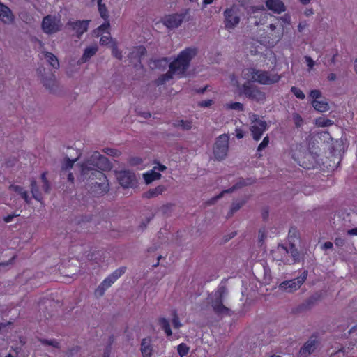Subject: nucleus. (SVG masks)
I'll return each mask as SVG.
<instances>
[{
  "label": "nucleus",
  "mask_w": 357,
  "mask_h": 357,
  "mask_svg": "<svg viewBox=\"0 0 357 357\" xmlns=\"http://www.w3.org/2000/svg\"><path fill=\"white\" fill-rule=\"evenodd\" d=\"M111 168L112 165L107 158L95 151L79 165V179L92 181L93 190L96 193H105L109 190V183L103 172Z\"/></svg>",
  "instance_id": "f257e3e1"
},
{
  "label": "nucleus",
  "mask_w": 357,
  "mask_h": 357,
  "mask_svg": "<svg viewBox=\"0 0 357 357\" xmlns=\"http://www.w3.org/2000/svg\"><path fill=\"white\" fill-rule=\"evenodd\" d=\"M196 50L193 48H186L182 51L169 64L166 58H162L154 61V66L156 68L160 66L166 67L169 66V70L167 73L162 75L156 81L158 85L165 84L173 78L174 75H182L188 69L192 59L196 55Z\"/></svg>",
  "instance_id": "f03ea898"
},
{
  "label": "nucleus",
  "mask_w": 357,
  "mask_h": 357,
  "mask_svg": "<svg viewBox=\"0 0 357 357\" xmlns=\"http://www.w3.org/2000/svg\"><path fill=\"white\" fill-rule=\"evenodd\" d=\"M241 77L246 82H256L261 85H271L278 83L281 75L278 73L255 68H246L242 70Z\"/></svg>",
  "instance_id": "7ed1b4c3"
},
{
  "label": "nucleus",
  "mask_w": 357,
  "mask_h": 357,
  "mask_svg": "<svg viewBox=\"0 0 357 357\" xmlns=\"http://www.w3.org/2000/svg\"><path fill=\"white\" fill-rule=\"evenodd\" d=\"M229 291L222 285L211 292L208 297V303L211 305L215 314L218 315H230L231 310L228 306L227 298Z\"/></svg>",
  "instance_id": "20e7f679"
},
{
  "label": "nucleus",
  "mask_w": 357,
  "mask_h": 357,
  "mask_svg": "<svg viewBox=\"0 0 357 357\" xmlns=\"http://www.w3.org/2000/svg\"><path fill=\"white\" fill-rule=\"evenodd\" d=\"M224 24L226 29L231 31L234 29L241 21L240 9L238 6L233 5L227 8L224 13Z\"/></svg>",
  "instance_id": "39448f33"
},
{
  "label": "nucleus",
  "mask_w": 357,
  "mask_h": 357,
  "mask_svg": "<svg viewBox=\"0 0 357 357\" xmlns=\"http://www.w3.org/2000/svg\"><path fill=\"white\" fill-rule=\"evenodd\" d=\"M241 90L243 94L252 100L258 102H264L266 100V93L248 82L241 86Z\"/></svg>",
  "instance_id": "423d86ee"
},
{
  "label": "nucleus",
  "mask_w": 357,
  "mask_h": 357,
  "mask_svg": "<svg viewBox=\"0 0 357 357\" xmlns=\"http://www.w3.org/2000/svg\"><path fill=\"white\" fill-rule=\"evenodd\" d=\"M229 136L224 134L220 135L217 139L213 147V154L216 160H224L228 152Z\"/></svg>",
  "instance_id": "0eeeda50"
},
{
  "label": "nucleus",
  "mask_w": 357,
  "mask_h": 357,
  "mask_svg": "<svg viewBox=\"0 0 357 357\" xmlns=\"http://www.w3.org/2000/svg\"><path fill=\"white\" fill-rule=\"evenodd\" d=\"M267 29L266 42L269 45L273 46L282 38L284 35V26L282 24L278 26L272 23L267 26Z\"/></svg>",
  "instance_id": "6e6552de"
},
{
  "label": "nucleus",
  "mask_w": 357,
  "mask_h": 357,
  "mask_svg": "<svg viewBox=\"0 0 357 357\" xmlns=\"http://www.w3.org/2000/svg\"><path fill=\"white\" fill-rule=\"evenodd\" d=\"M307 277V271H304L303 273L296 278L290 280H286L282 282L280 286V289L287 291L288 293L294 292L298 289L304 283Z\"/></svg>",
  "instance_id": "1a4fd4ad"
},
{
  "label": "nucleus",
  "mask_w": 357,
  "mask_h": 357,
  "mask_svg": "<svg viewBox=\"0 0 357 357\" xmlns=\"http://www.w3.org/2000/svg\"><path fill=\"white\" fill-rule=\"evenodd\" d=\"M188 14V10H186L182 13L168 15L163 17L162 22L168 29H175L181 25Z\"/></svg>",
  "instance_id": "9d476101"
},
{
  "label": "nucleus",
  "mask_w": 357,
  "mask_h": 357,
  "mask_svg": "<svg viewBox=\"0 0 357 357\" xmlns=\"http://www.w3.org/2000/svg\"><path fill=\"white\" fill-rule=\"evenodd\" d=\"M61 28V23L60 19L47 15L45 17L42 22V29L46 33L51 34L59 31Z\"/></svg>",
  "instance_id": "9b49d317"
},
{
  "label": "nucleus",
  "mask_w": 357,
  "mask_h": 357,
  "mask_svg": "<svg viewBox=\"0 0 357 357\" xmlns=\"http://www.w3.org/2000/svg\"><path fill=\"white\" fill-rule=\"evenodd\" d=\"M116 177L120 185L123 188H132L137 183L135 173L129 170L116 172Z\"/></svg>",
  "instance_id": "f8f14e48"
},
{
  "label": "nucleus",
  "mask_w": 357,
  "mask_h": 357,
  "mask_svg": "<svg viewBox=\"0 0 357 357\" xmlns=\"http://www.w3.org/2000/svg\"><path fill=\"white\" fill-rule=\"evenodd\" d=\"M319 345V341L316 336H311L300 349L298 357H307L314 352Z\"/></svg>",
  "instance_id": "ddd939ff"
},
{
  "label": "nucleus",
  "mask_w": 357,
  "mask_h": 357,
  "mask_svg": "<svg viewBox=\"0 0 357 357\" xmlns=\"http://www.w3.org/2000/svg\"><path fill=\"white\" fill-rule=\"evenodd\" d=\"M268 128L267 123L261 119L252 120L250 126V131L253 139L258 141L261 137L264 131Z\"/></svg>",
  "instance_id": "4468645a"
},
{
  "label": "nucleus",
  "mask_w": 357,
  "mask_h": 357,
  "mask_svg": "<svg viewBox=\"0 0 357 357\" xmlns=\"http://www.w3.org/2000/svg\"><path fill=\"white\" fill-rule=\"evenodd\" d=\"M89 23V20L70 21L67 26L75 31L77 38H80L82 35L87 31Z\"/></svg>",
  "instance_id": "2eb2a0df"
},
{
  "label": "nucleus",
  "mask_w": 357,
  "mask_h": 357,
  "mask_svg": "<svg viewBox=\"0 0 357 357\" xmlns=\"http://www.w3.org/2000/svg\"><path fill=\"white\" fill-rule=\"evenodd\" d=\"M252 183H253V181L251 178H248L247 180L241 178L233 187H231L227 190H223L220 194H219L218 195L212 198L210 200V203L214 204L218 199L222 197V196L225 193H231V192H234L236 189H239L243 186L250 185Z\"/></svg>",
  "instance_id": "dca6fc26"
},
{
  "label": "nucleus",
  "mask_w": 357,
  "mask_h": 357,
  "mask_svg": "<svg viewBox=\"0 0 357 357\" xmlns=\"http://www.w3.org/2000/svg\"><path fill=\"white\" fill-rule=\"evenodd\" d=\"M273 257L284 263H290L289 258V246L283 245H278V247L273 251Z\"/></svg>",
  "instance_id": "f3484780"
},
{
  "label": "nucleus",
  "mask_w": 357,
  "mask_h": 357,
  "mask_svg": "<svg viewBox=\"0 0 357 357\" xmlns=\"http://www.w3.org/2000/svg\"><path fill=\"white\" fill-rule=\"evenodd\" d=\"M0 21L5 24H11L14 22V15L11 10L0 2Z\"/></svg>",
  "instance_id": "a211bd4d"
},
{
  "label": "nucleus",
  "mask_w": 357,
  "mask_h": 357,
  "mask_svg": "<svg viewBox=\"0 0 357 357\" xmlns=\"http://www.w3.org/2000/svg\"><path fill=\"white\" fill-rule=\"evenodd\" d=\"M125 267H121L115 270L102 282L103 285L109 288L125 273Z\"/></svg>",
  "instance_id": "6ab92c4d"
},
{
  "label": "nucleus",
  "mask_w": 357,
  "mask_h": 357,
  "mask_svg": "<svg viewBox=\"0 0 357 357\" xmlns=\"http://www.w3.org/2000/svg\"><path fill=\"white\" fill-rule=\"evenodd\" d=\"M266 5L269 10L275 13L280 14L286 10L284 3L280 0H266Z\"/></svg>",
  "instance_id": "aec40b11"
},
{
  "label": "nucleus",
  "mask_w": 357,
  "mask_h": 357,
  "mask_svg": "<svg viewBox=\"0 0 357 357\" xmlns=\"http://www.w3.org/2000/svg\"><path fill=\"white\" fill-rule=\"evenodd\" d=\"M140 351L143 357H151L153 354L152 340L151 337L142 339Z\"/></svg>",
  "instance_id": "412c9836"
},
{
  "label": "nucleus",
  "mask_w": 357,
  "mask_h": 357,
  "mask_svg": "<svg viewBox=\"0 0 357 357\" xmlns=\"http://www.w3.org/2000/svg\"><path fill=\"white\" fill-rule=\"evenodd\" d=\"M98 51L97 45H93L85 48L84 53L79 60V63H84L88 61L92 56H93Z\"/></svg>",
  "instance_id": "4be33fe9"
},
{
  "label": "nucleus",
  "mask_w": 357,
  "mask_h": 357,
  "mask_svg": "<svg viewBox=\"0 0 357 357\" xmlns=\"http://www.w3.org/2000/svg\"><path fill=\"white\" fill-rule=\"evenodd\" d=\"M9 189L20 195L26 204H31V199L29 196L28 192L23 187L20 185H10Z\"/></svg>",
  "instance_id": "5701e85b"
},
{
  "label": "nucleus",
  "mask_w": 357,
  "mask_h": 357,
  "mask_svg": "<svg viewBox=\"0 0 357 357\" xmlns=\"http://www.w3.org/2000/svg\"><path fill=\"white\" fill-rule=\"evenodd\" d=\"M44 59L54 69L59 68V62L57 57L51 52L43 51L42 52Z\"/></svg>",
  "instance_id": "b1692460"
},
{
  "label": "nucleus",
  "mask_w": 357,
  "mask_h": 357,
  "mask_svg": "<svg viewBox=\"0 0 357 357\" xmlns=\"http://www.w3.org/2000/svg\"><path fill=\"white\" fill-rule=\"evenodd\" d=\"M143 177L146 184H149L153 181L158 180L161 177V174L156 172L154 169L147 172L143 174Z\"/></svg>",
  "instance_id": "393cba45"
},
{
  "label": "nucleus",
  "mask_w": 357,
  "mask_h": 357,
  "mask_svg": "<svg viewBox=\"0 0 357 357\" xmlns=\"http://www.w3.org/2000/svg\"><path fill=\"white\" fill-rule=\"evenodd\" d=\"M44 86L52 93H56L58 90V84L54 77L45 78L43 79Z\"/></svg>",
  "instance_id": "a878e982"
},
{
  "label": "nucleus",
  "mask_w": 357,
  "mask_h": 357,
  "mask_svg": "<svg viewBox=\"0 0 357 357\" xmlns=\"http://www.w3.org/2000/svg\"><path fill=\"white\" fill-rule=\"evenodd\" d=\"M30 190H31V192L32 194V197L36 201L41 202L43 197H42L41 193L39 191L38 187L37 185V183H36V180H34V179L31 180Z\"/></svg>",
  "instance_id": "bb28decb"
},
{
  "label": "nucleus",
  "mask_w": 357,
  "mask_h": 357,
  "mask_svg": "<svg viewBox=\"0 0 357 357\" xmlns=\"http://www.w3.org/2000/svg\"><path fill=\"white\" fill-rule=\"evenodd\" d=\"M165 190V187L164 185H158L156 188L150 189L149 191L145 192L144 197L148 199L153 198L162 194Z\"/></svg>",
  "instance_id": "cd10ccee"
},
{
  "label": "nucleus",
  "mask_w": 357,
  "mask_h": 357,
  "mask_svg": "<svg viewBox=\"0 0 357 357\" xmlns=\"http://www.w3.org/2000/svg\"><path fill=\"white\" fill-rule=\"evenodd\" d=\"M291 257L290 263L298 262L301 260V255L293 244L289 245V258Z\"/></svg>",
  "instance_id": "c85d7f7f"
},
{
  "label": "nucleus",
  "mask_w": 357,
  "mask_h": 357,
  "mask_svg": "<svg viewBox=\"0 0 357 357\" xmlns=\"http://www.w3.org/2000/svg\"><path fill=\"white\" fill-rule=\"evenodd\" d=\"M158 324L161 328L164 331L167 337H170L172 335V330L169 321L165 317H160L158 319Z\"/></svg>",
  "instance_id": "c756f323"
},
{
  "label": "nucleus",
  "mask_w": 357,
  "mask_h": 357,
  "mask_svg": "<svg viewBox=\"0 0 357 357\" xmlns=\"http://www.w3.org/2000/svg\"><path fill=\"white\" fill-rule=\"evenodd\" d=\"M313 107L315 110L319 112H325L329 109V105L328 102L325 101L313 100L312 102Z\"/></svg>",
  "instance_id": "7c9ffc66"
},
{
  "label": "nucleus",
  "mask_w": 357,
  "mask_h": 357,
  "mask_svg": "<svg viewBox=\"0 0 357 357\" xmlns=\"http://www.w3.org/2000/svg\"><path fill=\"white\" fill-rule=\"evenodd\" d=\"M176 128H181L183 130H190L192 127V121L191 120H176L174 123Z\"/></svg>",
  "instance_id": "2f4dec72"
},
{
  "label": "nucleus",
  "mask_w": 357,
  "mask_h": 357,
  "mask_svg": "<svg viewBox=\"0 0 357 357\" xmlns=\"http://www.w3.org/2000/svg\"><path fill=\"white\" fill-rule=\"evenodd\" d=\"M225 107L227 109H233V110H238V111H243V105L241 102H231V103H227L225 105Z\"/></svg>",
  "instance_id": "473e14b6"
},
{
  "label": "nucleus",
  "mask_w": 357,
  "mask_h": 357,
  "mask_svg": "<svg viewBox=\"0 0 357 357\" xmlns=\"http://www.w3.org/2000/svg\"><path fill=\"white\" fill-rule=\"evenodd\" d=\"M189 347L184 343H181L177 347V351L181 357L186 356L189 352Z\"/></svg>",
  "instance_id": "72a5a7b5"
},
{
  "label": "nucleus",
  "mask_w": 357,
  "mask_h": 357,
  "mask_svg": "<svg viewBox=\"0 0 357 357\" xmlns=\"http://www.w3.org/2000/svg\"><path fill=\"white\" fill-rule=\"evenodd\" d=\"M292 120L296 128H300L303 124V120L301 116L298 113H294L292 114Z\"/></svg>",
  "instance_id": "f704fd0d"
},
{
  "label": "nucleus",
  "mask_w": 357,
  "mask_h": 357,
  "mask_svg": "<svg viewBox=\"0 0 357 357\" xmlns=\"http://www.w3.org/2000/svg\"><path fill=\"white\" fill-rule=\"evenodd\" d=\"M172 323L174 328L176 329L181 328L183 325L181 323L177 312L175 310L172 312Z\"/></svg>",
  "instance_id": "c9c22d12"
},
{
  "label": "nucleus",
  "mask_w": 357,
  "mask_h": 357,
  "mask_svg": "<svg viewBox=\"0 0 357 357\" xmlns=\"http://www.w3.org/2000/svg\"><path fill=\"white\" fill-rule=\"evenodd\" d=\"M40 341L43 345L51 346L54 348L59 347V342L56 340L41 339Z\"/></svg>",
  "instance_id": "e433bc0d"
},
{
  "label": "nucleus",
  "mask_w": 357,
  "mask_h": 357,
  "mask_svg": "<svg viewBox=\"0 0 357 357\" xmlns=\"http://www.w3.org/2000/svg\"><path fill=\"white\" fill-rule=\"evenodd\" d=\"M107 289L108 288L103 285V283L101 282L100 285L96 289L94 294L98 298L101 297L105 294V292Z\"/></svg>",
  "instance_id": "4c0bfd02"
},
{
  "label": "nucleus",
  "mask_w": 357,
  "mask_h": 357,
  "mask_svg": "<svg viewBox=\"0 0 357 357\" xmlns=\"http://www.w3.org/2000/svg\"><path fill=\"white\" fill-rule=\"evenodd\" d=\"M291 91L298 99L303 100L305 98L304 93L300 89L296 86H292L291 88Z\"/></svg>",
  "instance_id": "58836bf2"
},
{
  "label": "nucleus",
  "mask_w": 357,
  "mask_h": 357,
  "mask_svg": "<svg viewBox=\"0 0 357 357\" xmlns=\"http://www.w3.org/2000/svg\"><path fill=\"white\" fill-rule=\"evenodd\" d=\"M317 124L321 127H327L333 124V121L330 119L320 118L317 120Z\"/></svg>",
  "instance_id": "ea45409f"
},
{
  "label": "nucleus",
  "mask_w": 357,
  "mask_h": 357,
  "mask_svg": "<svg viewBox=\"0 0 357 357\" xmlns=\"http://www.w3.org/2000/svg\"><path fill=\"white\" fill-rule=\"evenodd\" d=\"M245 200H243L238 202H234L231 205V213L233 214L234 213L238 211L245 204Z\"/></svg>",
  "instance_id": "a19ab883"
},
{
  "label": "nucleus",
  "mask_w": 357,
  "mask_h": 357,
  "mask_svg": "<svg viewBox=\"0 0 357 357\" xmlns=\"http://www.w3.org/2000/svg\"><path fill=\"white\" fill-rule=\"evenodd\" d=\"M75 161L76 160H70L69 158H66L63 163L62 169L67 170L68 169L72 168Z\"/></svg>",
  "instance_id": "79ce46f5"
},
{
  "label": "nucleus",
  "mask_w": 357,
  "mask_h": 357,
  "mask_svg": "<svg viewBox=\"0 0 357 357\" xmlns=\"http://www.w3.org/2000/svg\"><path fill=\"white\" fill-rule=\"evenodd\" d=\"M112 54L114 57L117 58L118 59H121L123 57L121 52L118 49L116 44H114L112 45Z\"/></svg>",
  "instance_id": "37998d69"
},
{
  "label": "nucleus",
  "mask_w": 357,
  "mask_h": 357,
  "mask_svg": "<svg viewBox=\"0 0 357 357\" xmlns=\"http://www.w3.org/2000/svg\"><path fill=\"white\" fill-rule=\"evenodd\" d=\"M146 52V50L145 49V47H142V46H140V47H136L132 54H136L137 56H139V57L144 56Z\"/></svg>",
  "instance_id": "c03bdc74"
},
{
  "label": "nucleus",
  "mask_w": 357,
  "mask_h": 357,
  "mask_svg": "<svg viewBox=\"0 0 357 357\" xmlns=\"http://www.w3.org/2000/svg\"><path fill=\"white\" fill-rule=\"evenodd\" d=\"M105 153L107 155L114 156V157H118L120 155V153H121L118 150L114 149H107L106 150Z\"/></svg>",
  "instance_id": "a18cd8bd"
},
{
  "label": "nucleus",
  "mask_w": 357,
  "mask_h": 357,
  "mask_svg": "<svg viewBox=\"0 0 357 357\" xmlns=\"http://www.w3.org/2000/svg\"><path fill=\"white\" fill-rule=\"evenodd\" d=\"M213 101L212 100H203V101L199 102L198 105L202 107H208L211 106L213 105Z\"/></svg>",
  "instance_id": "49530a36"
},
{
  "label": "nucleus",
  "mask_w": 357,
  "mask_h": 357,
  "mask_svg": "<svg viewBox=\"0 0 357 357\" xmlns=\"http://www.w3.org/2000/svg\"><path fill=\"white\" fill-rule=\"evenodd\" d=\"M321 96V92L319 90L314 89L312 90L310 93V96L313 99L319 98Z\"/></svg>",
  "instance_id": "de8ad7c7"
},
{
  "label": "nucleus",
  "mask_w": 357,
  "mask_h": 357,
  "mask_svg": "<svg viewBox=\"0 0 357 357\" xmlns=\"http://www.w3.org/2000/svg\"><path fill=\"white\" fill-rule=\"evenodd\" d=\"M278 20H282L284 23L289 24L291 23V17L289 14H285L280 17H277Z\"/></svg>",
  "instance_id": "09e8293b"
},
{
  "label": "nucleus",
  "mask_w": 357,
  "mask_h": 357,
  "mask_svg": "<svg viewBox=\"0 0 357 357\" xmlns=\"http://www.w3.org/2000/svg\"><path fill=\"white\" fill-rule=\"evenodd\" d=\"M111 40L112 38L109 36H104L100 38V43L101 45H107L111 41Z\"/></svg>",
  "instance_id": "8fccbe9b"
},
{
  "label": "nucleus",
  "mask_w": 357,
  "mask_h": 357,
  "mask_svg": "<svg viewBox=\"0 0 357 357\" xmlns=\"http://www.w3.org/2000/svg\"><path fill=\"white\" fill-rule=\"evenodd\" d=\"M42 188L45 193H49L51 190V185L50 182L48 181H45V182H43Z\"/></svg>",
  "instance_id": "3c124183"
},
{
  "label": "nucleus",
  "mask_w": 357,
  "mask_h": 357,
  "mask_svg": "<svg viewBox=\"0 0 357 357\" xmlns=\"http://www.w3.org/2000/svg\"><path fill=\"white\" fill-rule=\"evenodd\" d=\"M307 26H308V24L306 21L300 22L298 25V30L299 32H302Z\"/></svg>",
  "instance_id": "603ef678"
},
{
  "label": "nucleus",
  "mask_w": 357,
  "mask_h": 357,
  "mask_svg": "<svg viewBox=\"0 0 357 357\" xmlns=\"http://www.w3.org/2000/svg\"><path fill=\"white\" fill-rule=\"evenodd\" d=\"M305 61H306V63L309 68V69H312L314 65V61L312 59L311 57L310 56H305Z\"/></svg>",
  "instance_id": "864d4df0"
},
{
  "label": "nucleus",
  "mask_w": 357,
  "mask_h": 357,
  "mask_svg": "<svg viewBox=\"0 0 357 357\" xmlns=\"http://www.w3.org/2000/svg\"><path fill=\"white\" fill-rule=\"evenodd\" d=\"M335 245L339 247H342L344 245L345 241L344 238L337 237L335 239Z\"/></svg>",
  "instance_id": "5fc2aeb1"
},
{
  "label": "nucleus",
  "mask_w": 357,
  "mask_h": 357,
  "mask_svg": "<svg viewBox=\"0 0 357 357\" xmlns=\"http://www.w3.org/2000/svg\"><path fill=\"white\" fill-rule=\"evenodd\" d=\"M333 243L330 242V241H327V242H325L322 245H321V249L323 250H328V249H331L333 248Z\"/></svg>",
  "instance_id": "6e6d98bb"
},
{
  "label": "nucleus",
  "mask_w": 357,
  "mask_h": 357,
  "mask_svg": "<svg viewBox=\"0 0 357 357\" xmlns=\"http://www.w3.org/2000/svg\"><path fill=\"white\" fill-rule=\"evenodd\" d=\"M16 256H13L9 261L5 262H0V266H7L13 263V261L15 259Z\"/></svg>",
  "instance_id": "4d7b16f0"
},
{
  "label": "nucleus",
  "mask_w": 357,
  "mask_h": 357,
  "mask_svg": "<svg viewBox=\"0 0 357 357\" xmlns=\"http://www.w3.org/2000/svg\"><path fill=\"white\" fill-rule=\"evenodd\" d=\"M109 22L104 23L101 26H99L98 31H107L109 29Z\"/></svg>",
  "instance_id": "13d9d810"
},
{
  "label": "nucleus",
  "mask_w": 357,
  "mask_h": 357,
  "mask_svg": "<svg viewBox=\"0 0 357 357\" xmlns=\"http://www.w3.org/2000/svg\"><path fill=\"white\" fill-rule=\"evenodd\" d=\"M236 136L238 139H241L244 137V133L243 130L239 128H236Z\"/></svg>",
  "instance_id": "bf43d9fd"
},
{
  "label": "nucleus",
  "mask_w": 357,
  "mask_h": 357,
  "mask_svg": "<svg viewBox=\"0 0 357 357\" xmlns=\"http://www.w3.org/2000/svg\"><path fill=\"white\" fill-rule=\"evenodd\" d=\"M153 169H154L156 172H157V170H158V171L163 172V171H165V170L167 169V167H166L165 165H163L158 164V165L155 166V167H153Z\"/></svg>",
  "instance_id": "052dcab7"
},
{
  "label": "nucleus",
  "mask_w": 357,
  "mask_h": 357,
  "mask_svg": "<svg viewBox=\"0 0 357 357\" xmlns=\"http://www.w3.org/2000/svg\"><path fill=\"white\" fill-rule=\"evenodd\" d=\"M18 215H16V214H13V215H8L7 216H6L4 218H3V220L6 222H10L13 220V218L14 217H16Z\"/></svg>",
  "instance_id": "680f3d73"
},
{
  "label": "nucleus",
  "mask_w": 357,
  "mask_h": 357,
  "mask_svg": "<svg viewBox=\"0 0 357 357\" xmlns=\"http://www.w3.org/2000/svg\"><path fill=\"white\" fill-rule=\"evenodd\" d=\"M347 234H349L350 236H357V227L353 228L351 229H349L347 231Z\"/></svg>",
  "instance_id": "e2e57ef3"
},
{
  "label": "nucleus",
  "mask_w": 357,
  "mask_h": 357,
  "mask_svg": "<svg viewBox=\"0 0 357 357\" xmlns=\"http://www.w3.org/2000/svg\"><path fill=\"white\" fill-rule=\"evenodd\" d=\"M304 14L307 17L312 15L314 14V10L312 8H307L304 11Z\"/></svg>",
  "instance_id": "0e129e2a"
},
{
  "label": "nucleus",
  "mask_w": 357,
  "mask_h": 357,
  "mask_svg": "<svg viewBox=\"0 0 357 357\" xmlns=\"http://www.w3.org/2000/svg\"><path fill=\"white\" fill-rule=\"evenodd\" d=\"M268 146L264 144L263 142H261L259 145L257 147V151L258 152H260L262 150H264L265 148H266Z\"/></svg>",
  "instance_id": "69168bd1"
},
{
  "label": "nucleus",
  "mask_w": 357,
  "mask_h": 357,
  "mask_svg": "<svg viewBox=\"0 0 357 357\" xmlns=\"http://www.w3.org/2000/svg\"><path fill=\"white\" fill-rule=\"evenodd\" d=\"M78 351H79L78 347H73L69 351L68 356H72L74 353L78 352Z\"/></svg>",
  "instance_id": "338daca9"
},
{
  "label": "nucleus",
  "mask_w": 357,
  "mask_h": 357,
  "mask_svg": "<svg viewBox=\"0 0 357 357\" xmlns=\"http://www.w3.org/2000/svg\"><path fill=\"white\" fill-rule=\"evenodd\" d=\"M336 79V75L335 73H330L328 75V79L329 81H334Z\"/></svg>",
  "instance_id": "774afa93"
}]
</instances>
